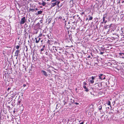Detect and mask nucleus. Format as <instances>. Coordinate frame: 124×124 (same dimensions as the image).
<instances>
[{
    "label": "nucleus",
    "mask_w": 124,
    "mask_h": 124,
    "mask_svg": "<svg viewBox=\"0 0 124 124\" xmlns=\"http://www.w3.org/2000/svg\"><path fill=\"white\" fill-rule=\"evenodd\" d=\"M102 107L101 105L98 108V109L100 110H101L102 109Z\"/></svg>",
    "instance_id": "aec40b11"
},
{
    "label": "nucleus",
    "mask_w": 124,
    "mask_h": 124,
    "mask_svg": "<svg viewBox=\"0 0 124 124\" xmlns=\"http://www.w3.org/2000/svg\"><path fill=\"white\" fill-rule=\"evenodd\" d=\"M44 48H42L40 49V51L41 54V53L42 51H44Z\"/></svg>",
    "instance_id": "412c9836"
},
{
    "label": "nucleus",
    "mask_w": 124,
    "mask_h": 124,
    "mask_svg": "<svg viewBox=\"0 0 124 124\" xmlns=\"http://www.w3.org/2000/svg\"><path fill=\"white\" fill-rule=\"evenodd\" d=\"M98 76L99 77V78L100 79V80L104 79L105 78V76L102 74H99Z\"/></svg>",
    "instance_id": "0eeeda50"
},
{
    "label": "nucleus",
    "mask_w": 124,
    "mask_h": 124,
    "mask_svg": "<svg viewBox=\"0 0 124 124\" xmlns=\"http://www.w3.org/2000/svg\"><path fill=\"white\" fill-rule=\"evenodd\" d=\"M112 24H110V26L111 27H109L108 28V30L107 31V33L108 34L109 33V32H112V31H114V30L112 29L113 27L111 26Z\"/></svg>",
    "instance_id": "423d86ee"
},
{
    "label": "nucleus",
    "mask_w": 124,
    "mask_h": 124,
    "mask_svg": "<svg viewBox=\"0 0 124 124\" xmlns=\"http://www.w3.org/2000/svg\"><path fill=\"white\" fill-rule=\"evenodd\" d=\"M111 27L110 26V25H104V29L105 30V31H107V29L109 27Z\"/></svg>",
    "instance_id": "9d476101"
},
{
    "label": "nucleus",
    "mask_w": 124,
    "mask_h": 124,
    "mask_svg": "<svg viewBox=\"0 0 124 124\" xmlns=\"http://www.w3.org/2000/svg\"><path fill=\"white\" fill-rule=\"evenodd\" d=\"M120 1H119V2H118V3H120Z\"/></svg>",
    "instance_id": "3c124183"
},
{
    "label": "nucleus",
    "mask_w": 124,
    "mask_h": 124,
    "mask_svg": "<svg viewBox=\"0 0 124 124\" xmlns=\"http://www.w3.org/2000/svg\"><path fill=\"white\" fill-rule=\"evenodd\" d=\"M23 66H24V65L23 64Z\"/></svg>",
    "instance_id": "5fc2aeb1"
},
{
    "label": "nucleus",
    "mask_w": 124,
    "mask_h": 124,
    "mask_svg": "<svg viewBox=\"0 0 124 124\" xmlns=\"http://www.w3.org/2000/svg\"><path fill=\"white\" fill-rule=\"evenodd\" d=\"M84 122H82V123H80V124H83Z\"/></svg>",
    "instance_id": "c03bdc74"
},
{
    "label": "nucleus",
    "mask_w": 124,
    "mask_h": 124,
    "mask_svg": "<svg viewBox=\"0 0 124 124\" xmlns=\"http://www.w3.org/2000/svg\"><path fill=\"white\" fill-rule=\"evenodd\" d=\"M49 50H50L52 52L54 53V55H56L55 54H57V48H54V46L53 47L52 49H50L49 47Z\"/></svg>",
    "instance_id": "20e7f679"
},
{
    "label": "nucleus",
    "mask_w": 124,
    "mask_h": 124,
    "mask_svg": "<svg viewBox=\"0 0 124 124\" xmlns=\"http://www.w3.org/2000/svg\"><path fill=\"white\" fill-rule=\"evenodd\" d=\"M88 82H89V83L91 84H93L94 83V81L93 80H88Z\"/></svg>",
    "instance_id": "dca6fc26"
},
{
    "label": "nucleus",
    "mask_w": 124,
    "mask_h": 124,
    "mask_svg": "<svg viewBox=\"0 0 124 124\" xmlns=\"http://www.w3.org/2000/svg\"><path fill=\"white\" fill-rule=\"evenodd\" d=\"M39 24H39V23H38L36 25H39Z\"/></svg>",
    "instance_id": "a19ab883"
},
{
    "label": "nucleus",
    "mask_w": 124,
    "mask_h": 124,
    "mask_svg": "<svg viewBox=\"0 0 124 124\" xmlns=\"http://www.w3.org/2000/svg\"><path fill=\"white\" fill-rule=\"evenodd\" d=\"M60 3V1H58L57 0H52L51 2V6L53 7L56 5H58Z\"/></svg>",
    "instance_id": "f257e3e1"
},
{
    "label": "nucleus",
    "mask_w": 124,
    "mask_h": 124,
    "mask_svg": "<svg viewBox=\"0 0 124 124\" xmlns=\"http://www.w3.org/2000/svg\"><path fill=\"white\" fill-rule=\"evenodd\" d=\"M46 4V3L45 2H44V1H42V2L41 4L43 6H45Z\"/></svg>",
    "instance_id": "a211bd4d"
},
{
    "label": "nucleus",
    "mask_w": 124,
    "mask_h": 124,
    "mask_svg": "<svg viewBox=\"0 0 124 124\" xmlns=\"http://www.w3.org/2000/svg\"><path fill=\"white\" fill-rule=\"evenodd\" d=\"M42 36V34H39V35L38 36L39 37V38H41V37Z\"/></svg>",
    "instance_id": "7c9ffc66"
},
{
    "label": "nucleus",
    "mask_w": 124,
    "mask_h": 124,
    "mask_svg": "<svg viewBox=\"0 0 124 124\" xmlns=\"http://www.w3.org/2000/svg\"><path fill=\"white\" fill-rule=\"evenodd\" d=\"M43 13V11L42 10H40L38 11L37 12V13H36L35 14L36 15H38L41 14H42V13Z\"/></svg>",
    "instance_id": "ddd939ff"
},
{
    "label": "nucleus",
    "mask_w": 124,
    "mask_h": 124,
    "mask_svg": "<svg viewBox=\"0 0 124 124\" xmlns=\"http://www.w3.org/2000/svg\"><path fill=\"white\" fill-rule=\"evenodd\" d=\"M24 32H25V38H26L28 36V33L27 32H26V31L25 30L24 31Z\"/></svg>",
    "instance_id": "2eb2a0df"
},
{
    "label": "nucleus",
    "mask_w": 124,
    "mask_h": 124,
    "mask_svg": "<svg viewBox=\"0 0 124 124\" xmlns=\"http://www.w3.org/2000/svg\"><path fill=\"white\" fill-rule=\"evenodd\" d=\"M89 17V20H92L93 18V17L92 16H90V15H89L88 16Z\"/></svg>",
    "instance_id": "f3484780"
},
{
    "label": "nucleus",
    "mask_w": 124,
    "mask_h": 124,
    "mask_svg": "<svg viewBox=\"0 0 124 124\" xmlns=\"http://www.w3.org/2000/svg\"><path fill=\"white\" fill-rule=\"evenodd\" d=\"M74 102H75L74 101V100H73V102H73V103H74Z\"/></svg>",
    "instance_id": "de8ad7c7"
},
{
    "label": "nucleus",
    "mask_w": 124,
    "mask_h": 124,
    "mask_svg": "<svg viewBox=\"0 0 124 124\" xmlns=\"http://www.w3.org/2000/svg\"><path fill=\"white\" fill-rule=\"evenodd\" d=\"M11 89V88H8V91L9 90H10Z\"/></svg>",
    "instance_id": "37998d69"
},
{
    "label": "nucleus",
    "mask_w": 124,
    "mask_h": 124,
    "mask_svg": "<svg viewBox=\"0 0 124 124\" xmlns=\"http://www.w3.org/2000/svg\"><path fill=\"white\" fill-rule=\"evenodd\" d=\"M62 18V17L61 16H60L59 18V19H61Z\"/></svg>",
    "instance_id": "58836bf2"
},
{
    "label": "nucleus",
    "mask_w": 124,
    "mask_h": 124,
    "mask_svg": "<svg viewBox=\"0 0 124 124\" xmlns=\"http://www.w3.org/2000/svg\"><path fill=\"white\" fill-rule=\"evenodd\" d=\"M104 53V52H101L100 53V54L102 55V54H103Z\"/></svg>",
    "instance_id": "2f4dec72"
},
{
    "label": "nucleus",
    "mask_w": 124,
    "mask_h": 124,
    "mask_svg": "<svg viewBox=\"0 0 124 124\" xmlns=\"http://www.w3.org/2000/svg\"><path fill=\"white\" fill-rule=\"evenodd\" d=\"M13 112L14 113H15V110L13 111Z\"/></svg>",
    "instance_id": "49530a36"
},
{
    "label": "nucleus",
    "mask_w": 124,
    "mask_h": 124,
    "mask_svg": "<svg viewBox=\"0 0 124 124\" xmlns=\"http://www.w3.org/2000/svg\"><path fill=\"white\" fill-rule=\"evenodd\" d=\"M76 90H77V88H76Z\"/></svg>",
    "instance_id": "bf43d9fd"
},
{
    "label": "nucleus",
    "mask_w": 124,
    "mask_h": 124,
    "mask_svg": "<svg viewBox=\"0 0 124 124\" xmlns=\"http://www.w3.org/2000/svg\"><path fill=\"white\" fill-rule=\"evenodd\" d=\"M41 72L42 73L43 75H45V76L47 77L48 76L47 74V73L44 70H42Z\"/></svg>",
    "instance_id": "9b49d317"
},
{
    "label": "nucleus",
    "mask_w": 124,
    "mask_h": 124,
    "mask_svg": "<svg viewBox=\"0 0 124 124\" xmlns=\"http://www.w3.org/2000/svg\"><path fill=\"white\" fill-rule=\"evenodd\" d=\"M97 84V86H98V87H97V88L99 90H101L102 88L101 87V83H100L98 84Z\"/></svg>",
    "instance_id": "1a4fd4ad"
},
{
    "label": "nucleus",
    "mask_w": 124,
    "mask_h": 124,
    "mask_svg": "<svg viewBox=\"0 0 124 124\" xmlns=\"http://www.w3.org/2000/svg\"><path fill=\"white\" fill-rule=\"evenodd\" d=\"M45 47V45H44L43 46V48H44Z\"/></svg>",
    "instance_id": "79ce46f5"
},
{
    "label": "nucleus",
    "mask_w": 124,
    "mask_h": 124,
    "mask_svg": "<svg viewBox=\"0 0 124 124\" xmlns=\"http://www.w3.org/2000/svg\"><path fill=\"white\" fill-rule=\"evenodd\" d=\"M20 47V46L17 45L16 46V49H18Z\"/></svg>",
    "instance_id": "5701e85b"
},
{
    "label": "nucleus",
    "mask_w": 124,
    "mask_h": 124,
    "mask_svg": "<svg viewBox=\"0 0 124 124\" xmlns=\"http://www.w3.org/2000/svg\"><path fill=\"white\" fill-rule=\"evenodd\" d=\"M35 10H38V9H37V8H35Z\"/></svg>",
    "instance_id": "a18cd8bd"
},
{
    "label": "nucleus",
    "mask_w": 124,
    "mask_h": 124,
    "mask_svg": "<svg viewBox=\"0 0 124 124\" xmlns=\"http://www.w3.org/2000/svg\"><path fill=\"white\" fill-rule=\"evenodd\" d=\"M68 23H69H69H70V22H68Z\"/></svg>",
    "instance_id": "13d9d810"
},
{
    "label": "nucleus",
    "mask_w": 124,
    "mask_h": 124,
    "mask_svg": "<svg viewBox=\"0 0 124 124\" xmlns=\"http://www.w3.org/2000/svg\"><path fill=\"white\" fill-rule=\"evenodd\" d=\"M108 14V13H106L103 15V17L102 18V21L101 22L102 23H105L107 22V20H106V17Z\"/></svg>",
    "instance_id": "7ed1b4c3"
},
{
    "label": "nucleus",
    "mask_w": 124,
    "mask_h": 124,
    "mask_svg": "<svg viewBox=\"0 0 124 124\" xmlns=\"http://www.w3.org/2000/svg\"><path fill=\"white\" fill-rule=\"evenodd\" d=\"M49 0H47V1H49Z\"/></svg>",
    "instance_id": "6e6d98bb"
},
{
    "label": "nucleus",
    "mask_w": 124,
    "mask_h": 124,
    "mask_svg": "<svg viewBox=\"0 0 124 124\" xmlns=\"http://www.w3.org/2000/svg\"><path fill=\"white\" fill-rule=\"evenodd\" d=\"M87 85V83L86 82H84L83 84V85Z\"/></svg>",
    "instance_id": "a878e982"
},
{
    "label": "nucleus",
    "mask_w": 124,
    "mask_h": 124,
    "mask_svg": "<svg viewBox=\"0 0 124 124\" xmlns=\"http://www.w3.org/2000/svg\"><path fill=\"white\" fill-rule=\"evenodd\" d=\"M95 77H93V76H92V80H93L94 79H95Z\"/></svg>",
    "instance_id": "cd10ccee"
},
{
    "label": "nucleus",
    "mask_w": 124,
    "mask_h": 124,
    "mask_svg": "<svg viewBox=\"0 0 124 124\" xmlns=\"http://www.w3.org/2000/svg\"><path fill=\"white\" fill-rule=\"evenodd\" d=\"M30 11H32V12H33L34 11L35 9L33 8H30Z\"/></svg>",
    "instance_id": "6ab92c4d"
},
{
    "label": "nucleus",
    "mask_w": 124,
    "mask_h": 124,
    "mask_svg": "<svg viewBox=\"0 0 124 124\" xmlns=\"http://www.w3.org/2000/svg\"><path fill=\"white\" fill-rule=\"evenodd\" d=\"M63 102L64 104V105H65L66 103V102L65 101V100H63Z\"/></svg>",
    "instance_id": "72a5a7b5"
},
{
    "label": "nucleus",
    "mask_w": 124,
    "mask_h": 124,
    "mask_svg": "<svg viewBox=\"0 0 124 124\" xmlns=\"http://www.w3.org/2000/svg\"><path fill=\"white\" fill-rule=\"evenodd\" d=\"M91 58V59H92V57Z\"/></svg>",
    "instance_id": "e2e57ef3"
},
{
    "label": "nucleus",
    "mask_w": 124,
    "mask_h": 124,
    "mask_svg": "<svg viewBox=\"0 0 124 124\" xmlns=\"http://www.w3.org/2000/svg\"><path fill=\"white\" fill-rule=\"evenodd\" d=\"M17 57H18V56H17V57H16V59H17Z\"/></svg>",
    "instance_id": "8fccbe9b"
},
{
    "label": "nucleus",
    "mask_w": 124,
    "mask_h": 124,
    "mask_svg": "<svg viewBox=\"0 0 124 124\" xmlns=\"http://www.w3.org/2000/svg\"><path fill=\"white\" fill-rule=\"evenodd\" d=\"M23 86L24 87L26 86V85L25 84H24Z\"/></svg>",
    "instance_id": "e433bc0d"
},
{
    "label": "nucleus",
    "mask_w": 124,
    "mask_h": 124,
    "mask_svg": "<svg viewBox=\"0 0 124 124\" xmlns=\"http://www.w3.org/2000/svg\"><path fill=\"white\" fill-rule=\"evenodd\" d=\"M38 31L36 29L35 30V31H34V32L35 34H37L38 33Z\"/></svg>",
    "instance_id": "393cba45"
},
{
    "label": "nucleus",
    "mask_w": 124,
    "mask_h": 124,
    "mask_svg": "<svg viewBox=\"0 0 124 124\" xmlns=\"http://www.w3.org/2000/svg\"><path fill=\"white\" fill-rule=\"evenodd\" d=\"M65 20V19H63V20Z\"/></svg>",
    "instance_id": "4d7b16f0"
},
{
    "label": "nucleus",
    "mask_w": 124,
    "mask_h": 124,
    "mask_svg": "<svg viewBox=\"0 0 124 124\" xmlns=\"http://www.w3.org/2000/svg\"><path fill=\"white\" fill-rule=\"evenodd\" d=\"M81 13L82 14H84V12H83L82 13Z\"/></svg>",
    "instance_id": "09e8293b"
},
{
    "label": "nucleus",
    "mask_w": 124,
    "mask_h": 124,
    "mask_svg": "<svg viewBox=\"0 0 124 124\" xmlns=\"http://www.w3.org/2000/svg\"><path fill=\"white\" fill-rule=\"evenodd\" d=\"M121 1L122 3H123L124 2V1L123 0H121Z\"/></svg>",
    "instance_id": "c9c22d12"
},
{
    "label": "nucleus",
    "mask_w": 124,
    "mask_h": 124,
    "mask_svg": "<svg viewBox=\"0 0 124 124\" xmlns=\"http://www.w3.org/2000/svg\"><path fill=\"white\" fill-rule=\"evenodd\" d=\"M39 37H38L37 38H35V39L36 40L35 42L36 43H38L42 39L41 38H39Z\"/></svg>",
    "instance_id": "6e6552de"
},
{
    "label": "nucleus",
    "mask_w": 124,
    "mask_h": 124,
    "mask_svg": "<svg viewBox=\"0 0 124 124\" xmlns=\"http://www.w3.org/2000/svg\"><path fill=\"white\" fill-rule=\"evenodd\" d=\"M26 21V20L25 17H23L21 18L20 21V24H23Z\"/></svg>",
    "instance_id": "39448f33"
},
{
    "label": "nucleus",
    "mask_w": 124,
    "mask_h": 124,
    "mask_svg": "<svg viewBox=\"0 0 124 124\" xmlns=\"http://www.w3.org/2000/svg\"><path fill=\"white\" fill-rule=\"evenodd\" d=\"M20 50H17L16 51L15 53V56H18V54L20 52Z\"/></svg>",
    "instance_id": "f8f14e48"
},
{
    "label": "nucleus",
    "mask_w": 124,
    "mask_h": 124,
    "mask_svg": "<svg viewBox=\"0 0 124 124\" xmlns=\"http://www.w3.org/2000/svg\"><path fill=\"white\" fill-rule=\"evenodd\" d=\"M88 19V18H87L86 19V20H87Z\"/></svg>",
    "instance_id": "603ef678"
},
{
    "label": "nucleus",
    "mask_w": 124,
    "mask_h": 124,
    "mask_svg": "<svg viewBox=\"0 0 124 124\" xmlns=\"http://www.w3.org/2000/svg\"><path fill=\"white\" fill-rule=\"evenodd\" d=\"M91 57V56L90 55H89L88 57H87V58H90Z\"/></svg>",
    "instance_id": "ea45409f"
},
{
    "label": "nucleus",
    "mask_w": 124,
    "mask_h": 124,
    "mask_svg": "<svg viewBox=\"0 0 124 124\" xmlns=\"http://www.w3.org/2000/svg\"><path fill=\"white\" fill-rule=\"evenodd\" d=\"M83 87L84 89H86L87 88L85 85H83Z\"/></svg>",
    "instance_id": "473e14b6"
},
{
    "label": "nucleus",
    "mask_w": 124,
    "mask_h": 124,
    "mask_svg": "<svg viewBox=\"0 0 124 124\" xmlns=\"http://www.w3.org/2000/svg\"><path fill=\"white\" fill-rule=\"evenodd\" d=\"M21 102V101L20 100L19 101H18V104H17L18 105H19L20 104V103Z\"/></svg>",
    "instance_id": "bb28decb"
},
{
    "label": "nucleus",
    "mask_w": 124,
    "mask_h": 124,
    "mask_svg": "<svg viewBox=\"0 0 124 124\" xmlns=\"http://www.w3.org/2000/svg\"><path fill=\"white\" fill-rule=\"evenodd\" d=\"M74 103L75 104H76V105H78L79 104V103H77V102H74Z\"/></svg>",
    "instance_id": "f704fd0d"
},
{
    "label": "nucleus",
    "mask_w": 124,
    "mask_h": 124,
    "mask_svg": "<svg viewBox=\"0 0 124 124\" xmlns=\"http://www.w3.org/2000/svg\"><path fill=\"white\" fill-rule=\"evenodd\" d=\"M47 43L49 44H52L53 43H52V40L50 39H48L47 41Z\"/></svg>",
    "instance_id": "4468645a"
},
{
    "label": "nucleus",
    "mask_w": 124,
    "mask_h": 124,
    "mask_svg": "<svg viewBox=\"0 0 124 124\" xmlns=\"http://www.w3.org/2000/svg\"><path fill=\"white\" fill-rule=\"evenodd\" d=\"M121 34V35L123 36V38H124V33L123 32Z\"/></svg>",
    "instance_id": "c85d7f7f"
},
{
    "label": "nucleus",
    "mask_w": 124,
    "mask_h": 124,
    "mask_svg": "<svg viewBox=\"0 0 124 124\" xmlns=\"http://www.w3.org/2000/svg\"><path fill=\"white\" fill-rule=\"evenodd\" d=\"M63 49L60 47H58L57 52L58 53H57V54L59 56L61 55L62 52H63Z\"/></svg>",
    "instance_id": "f03ea898"
},
{
    "label": "nucleus",
    "mask_w": 124,
    "mask_h": 124,
    "mask_svg": "<svg viewBox=\"0 0 124 124\" xmlns=\"http://www.w3.org/2000/svg\"><path fill=\"white\" fill-rule=\"evenodd\" d=\"M107 108H109V107H108Z\"/></svg>",
    "instance_id": "052dcab7"
},
{
    "label": "nucleus",
    "mask_w": 124,
    "mask_h": 124,
    "mask_svg": "<svg viewBox=\"0 0 124 124\" xmlns=\"http://www.w3.org/2000/svg\"><path fill=\"white\" fill-rule=\"evenodd\" d=\"M54 43H55V42H56V41H54Z\"/></svg>",
    "instance_id": "864d4df0"
},
{
    "label": "nucleus",
    "mask_w": 124,
    "mask_h": 124,
    "mask_svg": "<svg viewBox=\"0 0 124 124\" xmlns=\"http://www.w3.org/2000/svg\"><path fill=\"white\" fill-rule=\"evenodd\" d=\"M84 91L86 92H88L89 91V90L87 88L86 89H85Z\"/></svg>",
    "instance_id": "b1692460"
},
{
    "label": "nucleus",
    "mask_w": 124,
    "mask_h": 124,
    "mask_svg": "<svg viewBox=\"0 0 124 124\" xmlns=\"http://www.w3.org/2000/svg\"><path fill=\"white\" fill-rule=\"evenodd\" d=\"M105 48H102L101 50L102 51H104L105 50Z\"/></svg>",
    "instance_id": "c756f323"
},
{
    "label": "nucleus",
    "mask_w": 124,
    "mask_h": 124,
    "mask_svg": "<svg viewBox=\"0 0 124 124\" xmlns=\"http://www.w3.org/2000/svg\"><path fill=\"white\" fill-rule=\"evenodd\" d=\"M52 42H54V41H52Z\"/></svg>",
    "instance_id": "680f3d73"
},
{
    "label": "nucleus",
    "mask_w": 124,
    "mask_h": 124,
    "mask_svg": "<svg viewBox=\"0 0 124 124\" xmlns=\"http://www.w3.org/2000/svg\"><path fill=\"white\" fill-rule=\"evenodd\" d=\"M107 104L108 105H110V106H111L110 105V102L109 101H108Z\"/></svg>",
    "instance_id": "4be33fe9"
},
{
    "label": "nucleus",
    "mask_w": 124,
    "mask_h": 124,
    "mask_svg": "<svg viewBox=\"0 0 124 124\" xmlns=\"http://www.w3.org/2000/svg\"><path fill=\"white\" fill-rule=\"evenodd\" d=\"M40 41L42 43V42L43 41V40L42 39Z\"/></svg>",
    "instance_id": "4c0bfd02"
}]
</instances>
